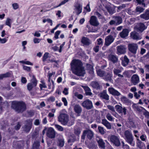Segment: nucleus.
<instances>
[{
    "instance_id": "nucleus-1",
    "label": "nucleus",
    "mask_w": 149,
    "mask_h": 149,
    "mask_svg": "<svg viewBox=\"0 0 149 149\" xmlns=\"http://www.w3.org/2000/svg\"><path fill=\"white\" fill-rule=\"evenodd\" d=\"M82 65L80 60L73 59L71 63V69L73 72L78 76H84L85 74V72Z\"/></svg>"
},
{
    "instance_id": "nucleus-2",
    "label": "nucleus",
    "mask_w": 149,
    "mask_h": 149,
    "mask_svg": "<svg viewBox=\"0 0 149 149\" xmlns=\"http://www.w3.org/2000/svg\"><path fill=\"white\" fill-rule=\"evenodd\" d=\"M69 117L67 114L61 113L58 117V121L63 125H67L70 126L73 125V121H70L68 122Z\"/></svg>"
},
{
    "instance_id": "nucleus-3",
    "label": "nucleus",
    "mask_w": 149,
    "mask_h": 149,
    "mask_svg": "<svg viewBox=\"0 0 149 149\" xmlns=\"http://www.w3.org/2000/svg\"><path fill=\"white\" fill-rule=\"evenodd\" d=\"M12 108L18 113H22L26 109L25 103L22 102L14 101L12 103Z\"/></svg>"
},
{
    "instance_id": "nucleus-4",
    "label": "nucleus",
    "mask_w": 149,
    "mask_h": 149,
    "mask_svg": "<svg viewBox=\"0 0 149 149\" xmlns=\"http://www.w3.org/2000/svg\"><path fill=\"white\" fill-rule=\"evenodd\" d=\"M126 141L131 145L134 146V142L133 135L131 131L128 130L125 131L124 133Z\"/></svg>"
},
{
    "instance_id": "nucleus-5",
    "label": "nucleus",
    "mask_w": 149,
    "mask_h": 149,
    "mask_svg": "<svg viewBox=\"0 0 149 149\" xmlns=\"http://www.w3.org/2000/svg\"><path fill=\"white\" fill-rule=\"evenodd\" d=\"M109 140L111 143L116 146H119L120 145V142L118 136L115 135H112L109 137Z\"/></svg>"
},
{
    "instance_id": "nucleus-6",
    "label": "nucleus",
    "mask_w": 149,
    "mask_h": 149,
    "mask_svg": "<svg viewBox=\"0 0 149 149\" xmlns=\"http://www.w3.org/2000/svg\"><path fill=\"white\" fill-rule=\"evenodd\" d=\"M94 134L93 131L90 130H84L83 131L82 135L81 137V139H84L86 136L89 140H91Z\"/></svg>"
},
{
    "instance_id": "nucleus-7",
    "label": "nucleus",
    "mask_w": 149,
    "mask_h": 149,
    "mask_svg": "<svg viewBox=\"0 0 149 149\" xmlns=\"http://www.w3.org/2000/svg\"><path fill=\"white\" fill-rule=\"evenodd\" d=\"M25 122V124L23 127V130L26 132L28 133L32 128V120L31 119H28Z\"/></svg>"
},
{
    "instance_id": "nucleus-8",
    "label": "nucleus",
    "mask_w": 149,
    "mask_h": 149,
    "mask_svg": "<svg viewBox=\"0 0 149 149\" xmlns=\"http://www.w3.org/2000/svg\"><path fill=\"white\" fill-rule=\"evenodd\" d=\"M81 105L87 109L89 110L93 108V105L92 101L89 99H87L82 103Z\"/></svg>"
},
{
    "instance_id": "nucleus-9",
    "label": "nucleus",
    "mask_w": 149,
    "mask_h": 149,
    "mask_svg": "<svg viewBox=\"0 0 149 149\" xmlns=\"http://www.w3.org/2000/svg\"><path fill=\"white\" fill-rule=\"evenodd\" d=\"M46 134L47 136L49 138L54 139L55 136L56 132L54 129L50 127L47 129Z\"/></svg>"
},
{
    "instance_id": "nucleus-10",
    "label": "nucleus",
    "mask_w": 149,
    "mask_h": 149,
    "mask_svg": "<svg viewBox=\"0 0 149 149\" xmlns=\"http://www.w3.org/2000/svg\"><path fill=\"white\" fill-rule=\"evenodd\" d=\"M96 140L99 148L104 149L105 148V143L103 140L99 136H97Z\"/></svg>"
},
{
    "instance_id": "nucleus-11",
    "label": "nucleus",
    "mask_w": 149,
    "mask_h": 149,
    "mask_svg": "<svg viewBox=\"0 0 149 149\" xmlns=\"http://www.w3.org/2000/svg\"><path fill=\"white\" fill-rule=\"evenodd\" d=\"M89 23L91 25L95 26H98L100 24L97 17L95 16H91Z\"/></svg>"
},
{
    "instance_id": "nucleus-12",
    "label": "nucleus",
    "mask_w": 149,
    "mask_h": 149,
    "mask_svg": "<svg viewBox=\"0 0 149 149\" xmlns=\"http://www.w3.org/2000/svg\"><path fill=\"white\" fill-rule=\"evenodd\" d=\"M130 37L134 40H139L141 39V37L139 33L135 31L130 33Z\"/></svg>"
},
{
    "instance_id": "nucleus-13",
    "label": "nucleus",
    "mask_w": 149,
    "mask_h": 149,
    "mask_svg": "<svg viewBox=\"0 0 149 149\" xmlns=\"http://www.w3.org/2000/svg\"><path fill=\"white\" fill-rule=\"evenodd\" d=\"M109 92L112 95L114 96H119L121 95V93L113 87H109L108 89Z\"/></svg>"
},
{
    "instance_id": "nucleus-14",
    "label": "nucleus",
    "mask_w": 149,
    "mask_h": 149,
    "mask_svg": "<svg viewBox=\"0 0 149 149\" xmlns=\"http://www.w3.org/2000/svg\"><path fill=\"white\" fill-rule=\"evenodd\" d=\"M135 28L138 31H140L141 32L143 31L147 28V27L144 24L142 23H140L138 24L136 26Z\"/></svg>"
},
{
    "instance_id": "nucleus-15",
    "label": "nucleus",
    "mask_w": 149,
    "mask_h": 149,
    "mask_svg": "<svg viewBox=\"0 0 149 149\" xmlns=\"http://www.w3.org/2000/svg\"><path fill=\"white\" fill-rule=\"evenodd\" d=\"M74 6L75 8L74 10L77 15H79L82 12V6L80 4L77 3L74 5Z\"/></svg>"
},
{
    "instance_id": "nucleus-16",
    "label": "nucleus",
    "mask_w": 149,
    "mask_h": 149,
    "mask_svg": "<svg viewBox=\"0 0 149 149\" xmlns=\"http://www.w3.org/2000/svg\"><path fill=\"white\" fill-rule=\"evenodd\" d=\"M129 31L127 29H124L122 32L119 33V35L122 38H125L128 36Z\"/></svg>"
},
{
    "instance_id": "nucleus-17",
    "label": "nucleus",
    "mask_w": 149,
    "mask_h": 149,
    "mask_svg": "<svg viewBox=\"0 0 149 149\" xmlns=\"http://www.w3.org/2000/svg\"><path fill=\"white\" fill-rule=\"evenodd\" d=\"M131 83L135 85L139 82V76L136 74L133 75L131 78Z\"/></svg>"
},
{
    "instance_id": "nucleus-18",
    "label": "nucleus",
    "mask_w": 149,
    "mask_h": 149,
    "mask_svg": "<svg viewBox=\"0 0 149 149\" xmlns=\"http://www.w3.org/2000/svg\"><path fill=\"white\" fill-rule=\"evenodd\" d=\"M90 85L93 88L97 90H100L102 88V86L98 82L95 81L91 82Z\"/></svg>"
},
{
    "instance_id": "nucleus-19",
    "label": "nucleus",
    "mask_w": 149,
    "mask_h": 149,
    "mask_svg": "<svg viewBox=\"0 0 149 149\" xmlns=\"http://www.w3.org/2000/svg\"><path fill=\"white\" fill-rule=\"evenodd\" d=\"M81 42L86 46H89L91 43V41L88 38L85 37H83L82 38Z\"/></svg>"
},
{
    "instance_id": "nucleus-20",
    "label": "nucleus",
    "mask_w": 149,
    "mask_h": 149,
    "mask_svg": "<svg viewBox=\"0 0 149 149\" xmlns=\"http://www.w3.org/2000/svg\"><path fill=\"white\" fill-rule=\"evenodd\" d=\"M102 123L108 130L112 129V125L107 119H103L102 120Z\"/></svg>"
},
{
    "instance_id": "nucleus-21",
    "label": "nucleus",
    "mask_w": 149,
    "mask_h": 149,
    "mask_svg": "<svg viewBox=\"0 0 149 149\" xmlns=\"http://www.w3.org/2000/svg\"><path fill=\"white\" fill-rule=\"evenodd\" d=\"M108 58L109 60L113 63H116L118 60V58L116 56L112 54L109 55Z\"/></svg>"
},
{
    "instance_id": "nucleus-22",
    "label": "nucleus",
    "mask_w": 149,
    "mask_h": 149,
    "mask_svg": "<svg viewBox=\"0 0 149 149\" xmlns=\"http://www.w3.org/2000/svg\"><path fill=\"white\" fill-rule=\"evenodd\" d=\"M105 44L107 46H109L113 41V39L111 35H109L105 39Z\"/></svg>"
},
{
    "instance_id": "nucleus-23",
    "label": "nucleus",
    "mask_w": 149,
    "mask_h": 149,
    "mask_svg": "<svg viewBox=\"0 0 149 149\" xmlns=\"http://www.w3.org/2000/svg\"><path fill=\"white\" fill-rule=\"evenodd\" d=\"M81 87L84 88L85 92V94L86 95L92 96L93 95L91 92L90 88L87 86H82Z\"/></svg>"
},
{
    "instance_id": "nucleus-24",
    "label": "nucleus",
    "mask_w": 149,
    "mask_h": 149,
    "mask_svg": "<svg viewBox=\"0 0 149 149\" xmlns=\"http://www.w3.org/2000/svg\"><path fill=\"white\" fill-rule=\"evenodd\" d=\"M113 18L116 23V25H119L122 22V18L120 16H113Z\"/></svg>"
},
{
    "instance_id": "nucleus-25",
    "label": "nucleus",
    "mask_w": 149,
    "mask_h": 149,
    "mask_svg": "<svg viewBox=\"0 0 149 149\" xmlns=\"http://www.w3.org/2000/svg\"><path fill=\"white\" fill-rule=\"evenodd\" d=\"M140 17L145 20L149 19V10H146L143 14L140 15Z\"/></svg>"
},
{
    "instance_id": "nucleus-26",
    "label": "nucleus",
    "mask_w": 149,
    "mask_h": 149,
    "mask_svg": "<svg viewBox=\"0 0 149 149\" xmlns=\"http://www.w3.org/2000/svg\"><path fill=\"white\" fill-rule=\"evenodd\" d=\"M100 96L103 99L107 100H109V96L107 93L106 90H104L101 93Z\"/></svg>"
},
{
    "instance_id": "nucleus-27",
    "label": "nucleus",
    "mask_w": 149,
    "mask_h": 149,
    "mask_svg": "<svg viewBox=\"0 0 149 149\" xmlns=\"http://www.w3.org/2000/svg\"><path fill=\"white\" fill-rule=\"evenodd\" d=\"M74 111L78 114H80L82 111V108L79 104H76L74 106Z\"/></svg>"
},
{
    "instance_id": "nucleus-28",
    "label": "nucleus",
    "mask_w": 149,
    "mask_h": 149,
    "mask_svg": "<svg viewBox=\"0 0 149 149\" xmlns=\"http://www.w3.org/2000/svg\"><path fill=\"white\" fill-rule=\"evenodd\" d=\"M123 70V68L122 67L115 68L113 70V72L115 75L120 73Z\"/></svg>"
},
{
    "instance_id": "nucleus-29",
    "label": "nucleus",
    "mask_w": 149,
    "mask_h": 149,
    "mask_svg": "<svg viewBox=\"0 0 149 149\" xmlns=\"http://www.w3.org/2000/svg\"><path fill=\"white\" fill-rule=\"evenodd\" d=\"M117 50V54L119 55L124 54L126 52V49L124 47H118Z\"/></svg>"
},
{
    "instance_id": "nucleus-30",
    "label": "nucleus",
    "mask_w": 149,
    "mask_h": 149,
    "mask_svg": "<svg viewBox=\"0 0 149 149\" xmlns=\"http://www.w3.org/2000/svg\"><path fill=\"white\" fill-rule=\"evenodd\" d=\"M129 60L126 56H125L124 59L122 61V63L123 66H127L129 63Z\"/></svg>"
},
{
    "instance_id": "nucleus-31",
    "label": "nucleus",
    "mask_w": 149,
    "mask_h": 149,
    "mask_svg": "<svg viewBox=\"0 0 149 149\" xmlns=\"http://www.w3.org/2000/svg\"><path fill=\"white\" fill-rule=\"evenodd\" d=\"M97 75L100 77H104L106 75V73L105 71L102 70L100 69L97 70Z\"/></svg>"
},
{
    "instance_id": "nucleus-32",
    "label": "nucleus",
    "mask_w": 149,
    "mask_h": 149,
    "mask_svg": "<svg viewBox=\"0 0 149 149\" xmlns=\"http://www.w3.org/2000/svg\"><path fill=\"white\" fill-rule=\"evenodd\" d=\"M40 146V142L38 141H36L33 144L32 149H38Z\"/></svg>"
},
{
    "instance_id": "nucleus-33",
    "label": "nucleus",
    "mask_w": 149,
    "mask_h": 149,
    "mask_svg": "<svg viewBox=\"0 0 149 149\" xmlns=\"http://www.w3.org/2000/svg\"><path fill=\"white\" fill-rule=\"evenodd\" d=\"M112 76V75L111 73H107V74H106V75L103 78L106 80L110 81Z\"/></svg>"
},
{
    "instance_id": "nucleus-34",
    "label": "nucleus",
    "mask_w": 149,
    "mask_h": 149,
    "mask_svg": "<svg viewBox=\"0 0 149 149\" xmlns=\"http://www.w3.org/2000/svg\"><path fill=\"white\" fill-rule=\"evenodd\" d=\"M10 73L9 72H7L5 74H0V80L2 79L3 78H6L10 77Z\"/></svg>"
},
{
    "instance_id": "nucleus-35",
    "label": "nucleus",
    "mask_w": 149,
    "mask_h": 149,
    "mask_svg": "<svg viewBox=\"0 0 149 149\" xmlns=\"http://www.w3.org/2000/svg\"><path fill=\"white\" fill-rule=\"evenodd\" d=\"M98 129L99 133L103 135L105 134V132L103 127L100 126H98Z\"/></svg>"
},
{
    "instance_id": "nucleus-36",
    "label": "nucleus",
    "mask_w": 149,
    "mask_h": 149,
    "mask_svg": "<svg viewBox=\"0 0 149 149\" xmlns=\"http://www.w3.org/2000/svg\"><path fill=\"white\" fill-rule=\"evenodd\" d=\"M106 117L107 119L111 121H112L113 120L114 118L109 113H107L106 115Z\"/></svg>"
},
{
    "instance_id": "nucleus-37",
    "label": "nucleus",
    "mask_w": 149,
    "mask_h": 149,
    "mask_svg": "<svg viewBox=\"0 0 149 149\" xmlns=\"http://www.w3.org/2000/svg\"><path fill=\"white\" fill-rule=\"evenodd\" d=\"M115 109L116 111L119 113H122L121 109H122V107L119 105H116L115 106Z\"/></svg>"
},
{
    "instance_id": "nucleus-38",
    "label": "nucleus",
    "mask_w": 149,
    "mask_h": 149,
    "mask_svg": "<svg viewBox=\"0 0 149 149\" xmlns=\"http://www.w3.org/2000/svg\"><path fill=\"white\" fill-rule=\"evenodd\" d=\"M37 81L36 78H35V76L33 75L32 78L31 80V82L30 83H31L32 84H33L34 86H36L37 85Z\"/></svg>"
},
{
    "instance_id": "nucleus-39",
    "label": "nucleus",
    "mask_w": 149,
    "mask_h": 149,
    "mask_svg": "<svg viewBox=\"0 0 149 149\" xmlns=\"http://www.w3.org/2000/svg\"><path fill=\"white\" fill-rule=\"evenodd\" d=\"M133 108L135 110L139 111H141V110L140 109L141 108L143 109V108L141 107H139L135 104H134L132 105Z\"/></svg>"
},
{
    "instance_id": "nucleus-40",
    "label": "nucleus",
    "mask_w": 149,
    "mask_h": 149,
    "mask_svg": "<svg viewBox=\"0 0 149 149\" xmlns=\"http://www.w3.org/2000/svg\"><path fill=\"white\" fill-rule=\"evenodd\" d=\"M35 86H34L31 83H28L27 86L28 90L29 91H31L32 88Z\"/></svg>"
},
{
    "instance_id": "nucleus-41",
    "label": "nucleus",
    "mask_w": 149,
    "mask_h": 149,
    "mask_svg": "<svg viewBox=\"0 0 149 149\" xmlns=\"http://www.w3.org/2000/svg\"><path fill=\"white\" fill-rule=\"evenodd\" d=\"M129 49L131 52L135 54L137 49V47H129Z\"/></svg>"
},
{
    "instance_id": "nucleus-42",
    "label": "nucleus",
    "mask_w": 149,
    "mask_h": 149,
    "mask_svg": "<svg viewBox=\"0 0 149 149\" xmlns=\"http://www.w3.org/2000/svg\"><path fill=\"white\" fill-rule=\"evenodd\" d=\"M11 20L9 18H8L7 19L6 22V25L9 26L10 27H11Z\"/></svg>"
},
{
    "instance_id": "nucleus-43",
    "label": "nucleus",
    "mask_w": 149,
    "mask_h": 149,
    "mask_svg": "<svg viewBox=\"0 0 149 149\" xmlns=\"http://www.w3.org/2000/svg\"><path fill=\"white\" fill-rule=\"evenodd\" d=\"M56 128L58 130L60 131H63V128L61 126L57 125L55 124L54 125Z\"/></svg>"
},
{
    "instance_id": "nucleus-44",
    "label": "nucleus",
    "mask_w": 149,
    "mask_h": 149,
    "mask_svg": "<svg viewBox=\"0 0 149 149\" xmlns=\"http://www.w3.org/2000/svg\"><path fill=\"white\" fill-rule=\"evenodd\" d=\"M118 9L117 11L119 12L121 10L125 8L126 7V5L125 4H122L120 6L116 7Z\"/></svg>"
},
{
    "instance_id": "nucleus-45",
    "label": "nucleus",
    "mask_w": 149,
    "mask_h": 149,
    "mask_svg": "<svg viewBox=\"0 0 149 149\" xmlns=\"http://www.w3.org/2000/svg\"><path fill=\"white\" fill-rule=\"evenodd\" d=\"M120 99L124 103H127L129 102V100L125 97L123 96L121 97Z\"/></svg>"
},
{
    "instance_id": "nucleus-46",
    "label": "nucleus",
    "mask_w": 149,
    "mask_h": 149,
    "mask_svg": "<svg viewBox=\"0 0 149 149\" xmlns=\"http://www.w3.org/2000/svg\"><path fill=\"white\" fill-rule=\"evenodd\" d=\"M136 10L137 12L141 13L144 11V9L141 7L138 6L136 8Z\"/></svg>"
},
{
    "instance_id": "nucleus-47",
    "label": "nucleus",
    "mask_w": 149,
    "mask_h": 149,
    "mask_svg": "<svg viewBox=\"0 0 149 149\" xmlns=\"http://www.w3.org/2000/svg\"><path fill=\"white\" fill-rule=\"evenodd\" d=\"M49 53L47 52H46L44 54L42 58V61L43 62H45L46 61V59L49 56Z\"/></svg>"
},
{
    "instance_id": "nucleus-48",
    "label": "nucleus",
    "mask_w": 149,
    "mask_h": 149,
    "mask_svg": "<svg viewBox=\"0 0 149 149\" xmlns=\"http://www.w3.org/2000/svg\"><path fill=\"white\" fill-rule=\"evenodd\" d=\"M74 95L75 96L77 97L79 99H82L83 97V96L82 95L78 94L77 92L75 93Z\"/></svg>"
},
{
    "instance_id": "nucleus-49",
    "label": "nucleus",
    "mask_w": 149,
    "mask_h": 149,
    "mask_svg": "<svg viewBox=\"0 0 149 149\" xmlns=\"http://www.w3.org/2000/svg\"><path fill=\"white\" fill-rule=\"evenodd\" d=\"M64 142L63 139H60L59 140L58 144L59 146L61 147H63L64 144Z\"/></svg>"
},
{
    "instance_id": "nucleus-50",
    "label": "nucleus",
    "mask_w": 149,
    "mask_h": 149,
    "mask_svg": "<svg viewBox=\"0 0 149 149\" xmlns=\"http://www.w3.org/2000/svg\"><path fill=\"white\" fill-rule=\"evenodd\" d=\"M108 108L111 111L115 112V111L114 109V107L111 105H109L107 106Z\"/></svg>"
},
{
    "instance_id": "nucleus-51",
    "label": "nucleus",
    "mask_w": 149,
    "mask_h": 149,
    "mask_svg": "<svg viewBox=\"0 0 149 149\" xmlns=\"http://www.w3.org/2000/svg\"><path fill=\"white\" fill-rule=\"evenodd\" d=\"M62 47H52V49L54 51H57L58 50L59 52H61L62 51Z\"/></svg>"
},
{
    "instance_id": "nucleus-52",
    "label": "nucleus",
    "mask_w": 149,
    "mask_h": 149,
    "mask_svg": "<svg viewBox=\"0 0 149 149\" xmlns=\"http://www.w3.org/2000/svg\"><path fill=\"white\" fill-rule=\"evenodd\" d=\"M127 109L125 107H122V109H121L122 113H123L124 115H125L127 114Z\"/></svg>"
},
{
    "instance_id": "nucleus-53",
    "label": "nucleus",
    "mask_w": 149,
    "mask_h": 149,
    "mask_svg": "<svg viewBox=\"0 0 149 149\" xmlns=\"http://www.w3.org/2000/svg\"><path fill=\"white\" fill-rule=\"evenodd\" d=\"M1 104L3 105L2 107L4 108L7 107L9 106L8 103L6 101L2 102Z\"/></svg>"
},
{
    "instance_id": "nucleus-54",
    "label": "nucleus",
    "mask_w": 149,
    "mask_h": 149,
    "mask_svg": "<svg viewBox=\"0 0 149 149\" xmlns=\"http://www.w3.org/2000/svg\"><path fill=\"white\" fill-rule=\"evenodd\" d=\"M40 87L41 90H42V88H47V86H46L45 82L43 81H42V84H40Z\"/></svg>"
},
{
    "instance_id": "nucleus-55",
    "label": "nucleus",
    "mask_w": 149,
    "mask_h": 149,
    "mask_svg": "<svg viewBox=\"0 0 149 149\" xmlns=\"http://www.w3.org/2000/svg\"><path fill=\"white\" fill-rule=\"evenodd\" d=\"M61 32V31H56L55 33V36H54V38L56 39H57L58 38V35L60 34Z\"/></svg>"
},
{
    "instance_id": "nucleus-56",
    "label": "nucleus",
    "mask_w": 149,
    "mask_h": 149,
    "mask_svg": "<svg viewBox=\"0 0 149 149\" xmlns=\"http://www.w3.org/2000/svg\"><path fill=\"white\" fill-rule=\"evenodd\" d=\"M146 138L147 137L144 134H142L140 136V139L143 141H145L146 139Z\"/></svg>"
},
{
    "instance_id": "nucleus-57",
    "label": "nucleus",
    "mask_w": 149,
    "mask_h": 149,
    "mask_svg": "<svg viewBox=\"0 0 149 149\" xmlns=\"http://www.w3.org/2000/svg\"><path fill=\"white\" fill-rule=\"evenodd\" d=\"M12 6L13 8L15 10L19 8V5L16 3H15L12 4Z\"/></svg>"
},
{
    "instance_id": "nucleus-58",
    "label": "nucleus",
    "mask_w": 149,
    "mask_h": 149,
    "mask_svg": "<svg viewBox=\"0 0 149 149\" xmlns=\"http://www.w3.org/2000/svg\"><path fill=\"white\" fill-rule=\"evenodd\" d=\"M97 44L99 45H102L103 44L102 39L101 38H99L97 40Z\"/></svg>"
},
{
    "instance_id": "nucleus-59",
    "label": "nucleus",
    "mask_w": 149,
    "mask_h": 149,
    "mask_svg": "<svg viewBox=\"0 0 149 149\" xmlns=\"http://www.w3.org/2000/svg\"><path fill=\"white\" fill-rule=\"evenodd\" d=\"M23 69L27 71H30L31 70V68L29 67H28L24 65H23Z\"/></svg>"
},
{
    "instance_id": "nucleus-60",
    "label": "nucleus",
    "mask_w": 149,
    "mask_h": 149,
    "mask_svg": "<svg viewBox=\"0 0 149 149\" xmlns=\"http://www.w3.org/2000/svg\"><path fill=\"white\" fill-rule=\"evenodd\" d=\"M74 133L77 135H79L81 133V130L79 129H77L74 130Z\"/></svg>"
},
{
    "instance_id": "nucleus-61",
    "label": "nucleus",
    "mask_w": 149,
    "mask_h": 149,
    "mask_svg": "<svg viewBox=\"0 0 149 149\" xmlns=\"http://www.w3.org/2000/svg\"><path fill=\"white\" fill-rule=\"evenodd\" d=\"M87 67H89V70H90V72L93 73V67L90 64H88L87 65Z\"/></svg>"
},
{
    "instance_id": "nucleus-62",
    "label": "nucleus",
    "mask_w": 149,
    "mask_h": 149,
    "mask_svg": "<svg viewBox=\"0 0 149 149\" xmlns=\"http://www.w3.org/2000/svg\"><path fill=\"white\" fill-rule=\"evenodd\" d=\"M94 15H97L99 19H102V15L98 12H95L94 13Z\"/></svg>"
},
{
    "instance_id": "nucleus-63",
    "label": "nucleus",
    "mask_w": 149,
    "mask_h": 149,
    "mask_svg": "<svg viewBox=\"0 0 149 149\" xmlns=\"http://www.w3.org/2000/svg\"><path fill=\"white\" fill-rule=\"evenodd\" d=\"M107 10L110 14H112L113 13V10L111 8L108 7L107 8Z\"/></svg>"
},
{
    "instance_id": "nucleus-64",
    "label": "nucleus",
    "mask_w": 149,
    "mask_h": 149,
    "mask_svg": "<svg viewBox=\"0 0 149 149\" xmlns=\"http://www.w3.org/2000/svg\"><path fill=\"white\" fill-rule=\"evenodd\" d=\"M62 101L63 102L65 106H67L68 104V102L66 99L65 97L62 98Z\"/></svg>"
}]
</instances>
